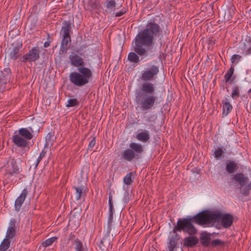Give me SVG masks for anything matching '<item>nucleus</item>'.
<instances>
[{"mask_svg": "<svg viewBox=\"0 0 251 251\" xmlns=\"http://www.w3.org/2000/svg\"><path fill=\"white\" fill-rule=\"evenodd\" d=\"M10 240L5 238L0 245V251H5L9 247L10 245Z\"/></svg>", "mask_w": 251, "mask_h": 251, "instance_id": "31", "label": "nucleus"}, {"mask_svg": "<svg viewBox=\"0 0 251 251\" xmlns=\"http://www.w3.org/2000/svg\"><path fill=\"white\" fill-rule=\"evenodd\" d=\"M40 50L39 47H34L29 50L27 53L22 57L23 62H32L37 61L40 58Z\"/></svg>", "mask_w": 251, "mask_h": 251, "instance_id": "10", "label": "nucleus"}, {"mask_svg": "<svg viewBox=\"0 0 251 251\" xmlns=\"http://www.w3.org/2000/svg\"><path fill=\"white\" fill-rule=\"evenodd\" d=\"M200 240L203 247H208L211 245V234L205 231L202 232L200 235Z\"/></svg>", "mask_w": 251, "mask_h": 251, "instance_id": "19", "label": "nucleus"}, {"mask_svg": "<svg viewBox=\"0 0 251 251\" xmlns=\"http://www.w3.org/2000/svg\"><path fill=\"white\" fill-rule=\"evenodd\" d=\"M108 236L103 238L100 242L98 243V245L100 249L102 251H107L108 249L111 246L110 240L107 238Z\"/></svg>", "mask_w": 251, "mask_h": 251, "instance_id": "26", "label": "nucleus"}, {"mask_svg": "<svg viewBox=\"0 0 251 251\" xmlns=\"http://www.w3.org/2000/svg\"><path fill=\"white\" fill-rule=\"evenodd\" d=\"M135 137L138 140L145 143L150 140V136L149 131L145 130L137 133Z\"/></svg>", "mask_w": 251, "mask_h": 251, "instance_id": "27", "label": "nucleus"}, {"mask_svg": "<svg viewBox=\"0 0 251 251\" xmlns=\"http://www.w3.org/2000/svg\"><path fill=\"white\" fill-rule=\"evenodd\" d=\"M47 153V151H45V149H44L42 152L40 153L39 156H38L37 160L35 166V168H36L40 163V162L41 161L42 158L46 155V154Z\"/></svg>", "mask_w": 251, "mask_h": 251, "instance_id": "38", "label": "nucleus"}, {"mask_svg": "<svg viewBox=\"0 0 251 251\" xmlns=\"http://www.w3.org/2000/svg\"><path fill=\"white\" fill-rule=\"evenodd\" d=\"M22 42L16 40L11 44V47L9 49L10 59L16 60L21 55V50L22 48Z\"/></svg>", "mask_w": 251, "mask_h": 251, "instance_id": "12", "label": "nucleus"}, {"mask_svg": "<svg viewBox=\"0 0 251 251\" xmlns=\"http://www.w3.org/2000/svg\"><path fill=\"white\" fill-rule=\"evenodd\" d=\"M57 237H52L46 240L44 242L42 243V246L45 248L48 247L50 246L54 242L57 240Z\"/></svg>", "mask_w": 251, "mask_h": 251, "instance_id": "33", "label": "nucleus"}, {"mask_svg": "<svg viewBox=\"0 0 251 251\" xmlns=\"http://www.w3.org/2000/svg\"><path fill=\"white\" fill-rule=\"evenodd\" d=\"M16 222V221L15 219H11L10 220L5 236V237L7 239L11 240L15 237L16 234L15 230Z\"/></svg>", "mask_w": 251, "mask_h": 251, "instance_id": "16", "label": "nucleus"}, {"mask_svg": "<svg viewBox=\"0 0 251 251\" xmlns=\"http://www.w3.org/2000/svg\"><path fill=\"white\" fill-rule=\"evenodd\" d=\"M231 96L233 99H236L237 98L240 96L239 88L237 85H234L232 87V92Z\"/></svg>", "mask_w": 251, "mask_h": 251, "instance_id": "35", "label": "nucleus"}, {"mask_svg": "<svg viewBox=\"0 0 251 251\" xmlns=\"http://www.w3.org/2000/svg\"><path fill=\"white\" fill-rule=\"evenodd\" d=\"M73 188L75 190V198L76 200L84 198L86 195V188L83 185L73 186Z\"/></svg>", "mask_w": 251, "mask_h": 251, "instance_id": "22", "label": "nucleus"}, {"mask_svg": "<svg viewBox=\"0 0 251 251\" xmlns=\"http://www.w3.org/2000/svg\"><path fill=\"white\" fill-rule=\"evenodd\" d=\"M225 150V149L224 150L223 147H218L213 151V155L216 159H221L222 157H224Z\"/></svg>", "mask_w": 251, "mask_h": 251, "instance_id": "30", "label": "nucleus"}, {"mask_svg": "<svg viewBox=\"0 0 251 251\" xmlns=\"http://www.w3.org/2000/svg\"><path fill=\"white\" fill-rule=\"evenodd\" d=\"M194 223H195L190 216L179 219L177 221L176 225L173 229V232L176 233L177 232L182 231L188 235H196L198 233V229L194 225Z\"/></svg>", "mask_w": 251, "mask_h": 251, "instance_id": "4", "label": "nucleus"}, {"mask_svg": "<svg viewBox=\"0 0 251 251\" xmlns=\"http://www.w3.org/2000/svg\"><path fill=\"white\" fill-rule=\"evenodd\" d=\"M231 180L234 181V184H238L239 185L238 188L241 189L249 181V178L243 173H238L234 175L231 177Z\"/></svg>", "mask_w": 251, "mask_h": 251, "instance_id": "14", "label": "nucleus"}, {"mask_svg": "<svg viewBox=\"0 0 251 251\" xmlns=\"http://www.w3.org/2000/svg\"><path fill=\"white\" fill-rule=\"evenodd\" d=\"M69 59L72 66L77 67V72L70 74V82L78 87H82L89 83L92 78L93 73L89 68L84 66L85 62L83 59L73 52L69 55Z\"/></svg>", "mask_w": 251, "mask_h": 251, "instance_id": "2", "label": "nucleus"}, {"mask_svg": "<svg viewBox=\"0 0 251 251\" xmlns=\"http://www.w3.org/2000/svg\"><path fill=\"white\" fill-rule=\"evenodd\" d=\"M162 33V30L154 21L148 22L146 28L136 35L134 39L135 45L133 46V50L140 56H147L148 53L143 46H151L154 37H158Z\"/></svg>", "mask_w": 251, "mask_h": 251, "instance_id": "1", "label": "nucleus"}, {"mask_svg": "<svg viewBox=\"0 0 251 251\" xmlns=\"http://www.w3.org/2000/svg\"><path fill=\"white\" fill-rule=\"evenodd\" d=\"M215 211H209L208 210L203 211L197 214L190 216L194 222L199 225L202 226L206 224L214 222V219L218 217L219 215L215 214Z\"/></svg>", "mask_w": 251, "mask_h": 251, "instance_id": "7", "label": "nucleus"}, {"mask_svg": "<svg viewBox=\"0 0 251 251\" xmlns=\"http://www.w3.org/2000/svg\"><path fill=\"white\" fill-rule=\"evenodd\" d=\"M215 44V42L212 41V38L210 39V38H209V40H208V44Z\"/></svg>", "mask_w": 251, "mask_h": 251, "instance_id": "52", "label": "nucleus"}, {"mask_svg": "<svg viewBox=\"0 0 251 251\" xmlns=\"http://www.w3.org/2000/svg\"><path fill=\"white\" fill-rule=\"evenodd\" d=\"M75 238V235L73 233L71 232L69 235V241H72Z\"/></svg>", "mask_w": 251, "mask_h": 251, "instance_id": "46", "label": "nucleus"}, {"mask_svg": "<svg viewBox=\"0 0 251 251\" xmlns=\"http://www.w3.org/2000/svg\"><path fill=\"white\" fill-rule=\"evenodd\" d=\"M113 214L114 211H109V216L108 217V222H107V236H109L110 232L112 230L115 231V234H116L118 232V228L115 226H113Z\"/></svg>", "mask_w": 251, "mask_h": 251, "instance_id": "20", "label": "nucleus"}, {"mask_svg": "<svg viewBox=\"0 0 251 251\" xmlns=\"http://www.w3.org/2000/svg\"><path fill=\"white\" fill-rule=\"evenodd\" d=\"M239 169L237 164L232 160H227L226 165V170L229 174L237 172Z\"/></svg>", "mask_w": 251, "mask_h": 251, "instance_id": "21", "label": "nucleus"}, {"mask_svg": "<svg viewBox=\"0 0 251 251\" xmlns=\"http://www.w3.org/2000/svg\"><path fill=\"white\" fill-rule=\"evenodd\" d=\"M199 243V239L195 235H189L184 238L183 246L187 248H193Z\"/></svg>", "mask_w": 251, "mask_h": 251, "instance_id": "18", "label": "nucleus"}, {"mask_svg": "<svg viewBox=\"0 0 251 251\" xmlns=\"http://www.w3.org/2000/svg\"><path fill=\"white\" fill-rule=\"evenodd\" d=\"M135 100L143 111L154 108L158 99L156 95V87L151 82L142 83L135 91Z\"/></svg>", "mask_w": 251, "mask_h": 251, "instance_id": "3", "label": "nucleus"}, {"mask_svg": "<svg viewBox=\"0 0 251 251\" xmlns=\"http://www.w3.org/2000/svg\"><path fill=\"white\" fill-rule=\"evenodd\" d=\"M138 55L139 54L135 51L134 52H130L128 53L127 59L130 62L138 64L140 59Z\"/></svg>", "mask_w": 251, "mask_h": 251, "instance_id": "29", "label": "nucleus"}, {"mask_svg": "<svg viewBox=\"0 0 251 251\" xmlns=\"http://www.w3.org/2000/svg\"><path fill=\"white\" fill-rule=\"evenodd\" d=\"M178 240V238L176 233L174 236L168 238L167 247L169 251H176L177 249L179 247Z\"/></svg>", "mask_w": 251, "mask_h": 251, "instance_id": "17", "label": "nucleus"}, {"mask_svg": "<svg viewBox=\"0 0 251 251\" xmlns=\"http://www.w3.org/2000/svg\"><path fill=\"white\" fill-rule=\"evenodd\" d=\"M72 245L74 246L75 251H84L85 250L82 241L78 238H76L72 241Z\"/></svg>", "mask_w": 251, "mask_h": 251, "instance_id": "28", "label": "nucleus"}, {"mask_svg": "<svg viewBox=\"0 0 251 251\" xmlns=\"http://www.w3.org/2000/svg\"><path fill=\"white\" fill-rule=\"evenodd\" d=\"M245 187L246 188H247V189L249 190V191L251 190V182Z\"/></svg>", "mask_w": 251, "mask_h": 251, "instance_id": "50", "label": "nucleus"}, {"mask_svg": "<svg viewBox=\"0 0 251 251\" xmlns=\"http://www.w3.org/2000/svg\"><path fill=\"white\" fill-rule=\"evenodd\" d=\"M126 11L125 10L122 9L121 11H119L115 14L116 17H120L126 13Z\"/></svg>", "mask_w": 251, "mask_h": 251, "instance_id": "45", "label": "nucleus"}, {"mask_svg": "<svg viewBox=\"0 0 251 251\" xmlns=\"http://www.w3.org/2000/svg\"><path fill=\"white\" fill-rule=\"evenodd\" d=\"M215 214L219 215L218 217L214 219V222L221 221L222 226L225 228H228L232 225L233 217L230 214H222L219 211H215Z\"/></svg>", "mask_w": 251, "mask_h": 251, "instance_id": "11", "label": "nucleus"}, {"mask_svg": "<svg viewBox=\"0 0 251 251\" xmlns=\"http://www.w3.org/2000/svg\"><path fill=\"white\" fill-rule=\"evenodd\" d=\"M236 78V75H232V77H231V79L230 80V81H229V82L230 83H231L233 82V81L235 80V79Z\"/></svg>", "mask_w": 251, "mask_h": 251, "instance_id": "49", "label": "nucleus"}, {"mask_svg": "<svg viewBox=\"0 0 251 251\" xmlns=\"http://www.w3.org/2000/svg\"><path fill=\"white\" fill-rule=\"evenodd\" d=\"M33 129L31 127L21 128L19 130V134H15L12 136V142L17 147L22 148H27L29 149L28 142L33 138L32 133Z\"/></svg>", "mask_w": 251, "mask_h": 251, "instance_id": "5", "label": "nucleus"}, {"mask_svg": "<svg viewBox=\"0 0 251 251\" xmlns=\"http://www.w3.org/2000/svg\"><path fill=\"white\" fill-rule=\"evenodd\" d=\"M47 40L48 41H50V42L52 41V39L50 37V35L49 33L47 34Z\"/></svg>", "mask_w": 251, "mask_h": 251, "instance_id": "51", "label": "nucleus"}, {"mask_svg": "<svg viewBox=\"0 0 251 251\" xmlns=\"http://www.w3.org/2000/svg\"><path fill=\"white\" fill-rule=\"evenodd\" d=\"M28 194V191L26 188L23 190L21 195L16 199L15 201V210L19 211L25 201V200Z\"/></svg>", "mask_w": 251, "mask_h": 251, "instance_id": "15", "label": "nucleus"}, {"mask_svg": "<svg viewBox=\"0 0 251 251\" xmlns=\"http://www.w3.org/2000/svg\"><path fill=\"white\" fill-rule=\"evenodd\" d=\"M241 191V193L243 195L245 196H247L249 194L250 191L248 189H247V188L245 187H243L241 189H240Z\"/></svg>", "mask_w": 251, "mask_h": 251, "instance_id": "43", "label": "nucleus"}, {"mask_svg": "<svg viewBox=\"0 0 251 251\" xmlns=\"http://www.w3.org/2000/svg\"><path fill=\"white\" fill-rule=\"evenodd\" d=\"M241 58V56L240 55L238 54H234L231 56V62L233 64L236 61V63H237L240 61Z\"/></svg>", "mask_w": 251, "mask_h": 251, "instance_id": "41", "label": "nucleus"}, {"mask_svg": "<svg viewBox=\"0 0 251 251\" xmlns=\"http://www.w3.org/2000/svg\"><path fill=\"white\" fill-rule=\"evenodd\" d=\"M225 243L219 239L212 240L211 242L210 246L212 247H216L218 246H224Z\"/></svg>", "mask_w": 251, "mask_h": 251, "instance_id": "37", "label": "nucleus"}, {"mask_svg": "<svg viewBox=\"0 0 251 251\" xmlns=\"http://www.w3.org/2000/svg\"><path fill=\"white\" fill-rule=\"evenodd\" d=\"M222 102L223 103L222 112L223 117L226 116L231 112L233 107L229 103L228 98H226L225 101L223 100Z\"/></svg>", "mask_w": 251, "mask_h": 251, "instance_id": "24", "label": "nucleus"}, {"mask_svg": "<svg viewBox=\"0 0 251 251\" xmlns=\"http://www.w3.org/2000/svg\"><path fill=\"white\" fill-rule=\"evenodd\" d=\"M239 51L245 55L251 53V37L247 36L239 43Z\"/></svg>", "mask_w": 251, "mask_h": 251, "instance_id": "13", "label": "nucleus"}, {"mask_svg": "<svg viewBox=\"0 0 251 251\" xmlns=\"http://www.w3.org/2000/svg\"><path fill=\"white\" fill-rule=\"evenodd\" d=\"M96 137H94L92 140L90 142L87 150H92L96 144Z\"/></svg>", "mask_w": 251, "mask_h": 251, "instance_id": "42", "label": "nucleus"}, {"mask_svg": "<svg viewBox=\"0 0 251 251\" xmlns=\"http://www.w3.org/2000/svg\"><path fill=\"white\" fill-rule=\"evenodd\" d=\"M250 92H251V88L249 91V93H250Z\"/></svg>", "mask_w": 251, "mask_h": 251, "instance_id": "53", "label": "nucleus"}, {"mask_svg": "<svg viewBox=\"0 0 251 251\" xmlns=\"http://www.w3.org/2000/svg\"><path fill=\"white\" fill-rule=\"evenodd\" d=\"M109 211H114V207L112 202V195L111 192L108 194Z\"/></svg>", "mask_w": 251, "mask_h": 251, "instance_id": "39", "label": "nucleus"}, {"mask_svg": "<svg viewBox=\"0 0 251 251\" xmlns=\"http://www.w3.org/2000/svg\"><path fill=\"white\" fill-rule=\"evenodd\" d=\"M4 177L5 180L8 182L9 180H12L13 176H16L19 174L21 170L19 168L16 160L13 158L4 166Z\"/></svg>", "mask_w": 251, "mask_h": 251, "instance_id": "8", "label": "nucleus"}, {"mask_svg": "<svg viewBox=\"0 0 251 251\" xmlns=\"http://www.w3.org/2000/svg\"><path fill=\"white\" fill-rule=\"evenodd\" d=\"M132 173L129 172L124 177V182L126 185H130L133 182V179L132 178Z\"/></svg>", "mask_w": 251, "mask_h": 251, "instance_id": "34", "label": "nucleus"}, {"mask_svg": "<svg viewBox=\"0 0 251 251\" xmlns=\"http://www.w3.org/2000/svg\"><path fill=\"white\" fill-rule=\"evenodd\" d=\"M234 68L232 65L229 69L227 71L224 75V79L226 83L228 82L231 78L232 75H233Z\"/></svg>", "mask_w": 251, "mask_h": 251, "instance_id": "32", "label": "nucleus"}, {"mask_svg": "<svg viewBox=\"0 0 251 251\" xmlns=\"http://www.w3.org/2000/svg\"><path fill=\"white\" fill-rule=\"evenodd\" d=\"M79 104V101L76 99H70L68 100V103L66 104L67 107L78 106Z\"/></svg>", "mask_w": 251, "mask_h": 251, "instance_id": "36", "label": "nucleus"}, {"mask_svg": "<svg viewBox=\"0 0 251 251\" xmlns=\"http://www.w3.org/2000/svg\"><path fill=\"white\" fill-rule=\"evenodd\" d=\"M116 3L115 0H107L106 2V6L107 9L115 7Z\"/></svg>", "mask_w": 251, "mask_h": 251, "instance_id": "40", "label": "nucleus"}, {"mask_svg": "<svg viewBox=\"0 0 251 251\" xmlns=\"http://www.w3.org/2000/svg\"><path fill=\"white\" fill-rule=\"evenodd\" d=\"M62 36L63 39L61 41L60 50L62 53H66L68 50V44L71 42V38L70 35H62Z\"/></svg>", "mask_w": 251, "mask_h": 251, "instance_id": "23", "label": "nucleus"}, {"mask_svg": "<svg viewBox=\"0 0 251 251\" xmlns=\"http://www.w3.org/2000/svg\"><path fill=\"white\" fill-rule=\"evenodd\" d=\"M71 29L72 26L71 23L68 21H64L62 23V26L61 27V32L62 35H70Z\"/></svg>", "mask_w": 251, "mask_h": 251, "instance_id": "25", "label": "nucleus"}, {"mask_svg": "<svg viewBox=\"0 0 251 251\" xmlns=\"http://www.w3.org/2000/svg\"><path fill=\"white\" fill-rule=\"evenodd\" d=\"M53 136V134L51 132H49L47 135V136L46 137V141L48 142H50V141H51V138H52Z\"/></svg>", "mask_w": 251, "mask_h": 251, "instance_id": "44", "label": "nucleus"}, {"mask_svg": "<svg viewBox=\"0 0 251 251\" xmlns=\"http://www.w3.org/2000/svg\"><path fill=\"white\" fill-rule=\"evenodd\" d=\"M159 71L158 66L152 65L150 68L142 72L140 78L144 82L143 83L150 82V81L155 78Z\"/></svg>", "mask_w": 251, "mask_h": 251, "instance_id": "9", "label": "nucleus"}, {"mask_svg": "<svg viewBox=\"0 0 251 251\" xmlns=\"http://www.w3.org/2000/svg\"><path fill=\"white\" fill-rule=\"evenodd\" d=\"M50 41H47V42H45L44 44V48H48L50 46Z\"/></svg>", "mask_w": 251, "mask_h": 251, "instance_id": "47", "label": "nucleus"}, {"mask_svg": "<svg viewBox=\"0 0 251 251\" xmlns=\"http://www.w3.org/2000/svg\"><path fill=\"white\" fill-rule=\"evenodd\" d=\"M129 147L121 153L122 159L126 161L131 162L135 158H139L144 152L143 146L140 144L132 142Z\"/></svg>", "mask_w": 251, "mask_h": 251, "instance_id": "6", "label": "nucleus"}, {"mask_svg": "<svg viewBox=\"0 0 251 251\" xmlns=\"http://www.w3.org/2000/svg\"><path fill=\"white\" fill-rule=\"evenodd\" d=\"M4 72L6 73L7 74H11V70L9 68H5L3 70Z\"/></svg>", "mask_w": 251, "mask_h": 251, "instance_id": "48", "label": "nucleus"}]
</instances>
